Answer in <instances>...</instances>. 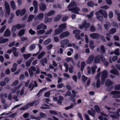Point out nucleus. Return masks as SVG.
<instances>
[{"instance_id":"nucleus-1","label":"nucleus","mask_w":120,"mask_h":120,"mask_svg":"<svg viewBox=\"0 0 120 120\" xmlns=\"http://www.w3.org/2000/svg\"><path fill=\"white\" fill-rule=\"evenodd\" d=\"M99 14L102 15L105 18H106L108 16L107 13L106 11L102 9L100 10L95 13V14L97 19L100 21L102 20L103 18L102 16L99 15Z\"/></svg>"},{"instance_id":"nucleus-2","label":"nucleus","mask_w":120,"mask_h":120,"mask_svg":"<svg viewBox=\"0 0 120 120\" xmlns=\"http://www.w3.org/2000/svg\"><path fill=\"white\" fill-rule=\"evenodd\" d=\"M101 78V82L104 83L106 78L108 77V72L107 71L105 70L100 72Z\"/></svg>"},{"instance_id":"nucleus-3","label":"nucleus","mask_w":120,"mask_h":120,"mask_svg":"<svg viewBox=\"0 0 120 120\" xmlns=\"http://www.w3.org/2000/svg\"><path fill=\"white\" fill-rule=\"evenodd\" d=\"M111 68L113 69H111L110 71V72L111 73L117 76L120 75V73L115 68L114 65H112L111 66Z\"/></svg>"},{"instance_id":"nucleus-4","label":"nucleus","mask_w":120,"mask_h":120,"mask_svg":"<svg viewBox=\"0 0 120 120\" xmlns=\"http://www.w3.org/2000/svg\"><path fill=\"white\" fill-rule=\"evenodd\" d=\"M26 12L25 9H23L21 10L19 9L17 10L16 11V14L17 16H18L19 15L22 16Z\"/></svg>"},{"instance_id":"nucleus-5","label":"nucleus","mask_w":120,"mask_h":120,"mask_svg":"<svg viewBox=\"0 0 120 120\" xmlns=\"http://www.w3.org/2000/svg\"><path fill=\"white\" fill-rule=\"evenodd\" d=\"M111 94L112 95V97L114 98H120V91H113Z\"/></svg>"},{"instance_id":"nucleus-6","label":"nucleus","mask_w":120,"mask_h":120,"mask_svg":"<svg viewBox=\"0 0 120 120\" xmlns=\"http://www.w3.org/2000/svg\"><path fill=\"white\" fill-rule=\"evenodd\" d=\"M69 42V40L68 39H65L62 40L60 42L61 47L62 48H64L65 46L66 47L67 46V44Z\"/></svg>"},{"instance_id":"nucleus-7","label":"nucleus","mask_w":120,"mask_h":120,"mask_svg":"<svg viewBox=\"0 0 120 120\" xmlns=\"http://www.w3.org/2000/svg\"><path fill=\"white\" fill-rule=\"evenodd\" d=\"M100 76V74L99 73H97L95 77V79L97 80L96 86L97 88H99L100 86L99 79Z\"/></svg>"},{"instance_id":"nucleus-8","label":"nucleus","mask_w":120,"mask_h":120,"mask_svg":"<svg viewBox=\"0 0 120 120\" xmlns=\"http://www.w3.org/2000/svg\"><path fill=\"white\" fill-rule=\"evenodd\" d=\"M73 32V33L75 35V37L76 38L79 39H81L82 41H83L84 39H81L80 36L79 35L80 33V31L79 30H74Z\"/></svg>"},{"instance_id":"nucleus-9","label":"nucleus","mask_w":120,"mask_h":120,"mask_svg":"<svg viewBox=\"0 0 120 120\" xmlns=\"http://www.w3.org/2000/svg\"><path fill=\"white\" fill-rule=\"evenodd\" d=\"M120 112V109H118L116 111V115H110V116L112 118L115 119H118L120 116L119 113Z\"/></svg>"},{"instance_id":"nucleus-10","label":"nucleus","mask_w":120,"mask_h":120,"mask_svg":"<svg viewBox=\"0 0 120 120\" xmlns=\"http://www.w3.org/2000/svg\"><path fill=\"white\" fill-rule=\"evenodd\" d=\"M34 104V102H30L28 103L27 104L23 107L20 108V109L21 110H25L29 108V106H32Z\"/></svg>"},{"instance_id":"nucleus-11","label":"nucleus","mask_w":120,"mask_h":120,"mask_svg":"<svg viewBox=\"0 0 120 120\" xmlns=\"http://www.w3.org/2000/svg\"><path fill=\"white\" fill-rule=\"evenodd\" d=\"M36 70V68L33 66H32L29 69L28 71L29 72L30 76H32L34 72L33 71H35Z\"/></svg>"},{"instance_id":"nucleus-12","label":"nucleus","mask_w":120,"mask_h":120,"mask_svg":"<svg viewBox=\"0 0 120 120\" xmlns=\"http://www.w3.org/2000/svg\"><path fill=\"white\" fill-rule=\"evenodd\" d=\"M47 26L44 24L41 23L38 25L37 27V30H40L41 29L45 30L47 29Z\"/></svg>"},{"instance_id":"nucleus-13","label":"nucleus","mask_w":120,"mask_h":120,"mask_svg":"<svg viewBox=\"0 0 120 120\" xmlns=\"http://www.w3.org/2000/svg\"><path fill=\"white\" fill-rule=\"evenodd\" d=\"M80 10V8L78 7H75L71 9H69V11H71L72 12L76 14H79V11Z\"/></svg>"},{"instance_id":"nucleus-14","label":"nucleus","mask_w":120,"mask_h":120,"mask_svg":"<svg viewBox=\"0 0 120 120\" xmlns=\"http://www.w3.org/2000/svg\"><path fill=\"white\" fill-rule=\"evenodd\" d=\"M5 5L6 11V14L9 15L10 14V10L9 5L6 2H5Z\"/></svg>"},{"instance_id":"nucleus-15","label":"nucleus","mask_w":120,"mask_h":120,"mask_svg":"<svg viewBox=\"0 0 120 120\" xmlns=\"http://www.w3.org/2000/svg\"><path fill=\"white\" fill-rule=\"evenodd\" d=\"M101 56L97 55L95 56L94 58V62L95 63H99L100 62V58Z\"/></svg>"},{"instance_id":"nucleus-16","label":"nucleus","mask_w":120,"mask_h":120,"mask_svg":"<svg viewBox=\"0 0 120 120\" xmlns=\"http://www.w3.org/2000/svg\"><path fill=\"white\" fill-rule=\"evenodd\" d=\"M94 56L93 55H90L86 61L87 64H89L92 62L94 59Z\"/></svg>"},{"instance_id":"nucleus-17","label":"nucleus","mask_w":120,"mask_h":120,"mask_svg":"<svg viewBox=\"0 0 120 120\" xmlns=\"http://www.w3.org/2000/svg\"><path fill=\"white\" fill-rule=\"evenodd\" d=\"M45 19L44 22L46 23H47L48 22H50L52 21V18H49L47 16V15L46 14H45Z\"/></svg>"},{"instance_id":"nucleus-18","label":"nucleus","mask_w":120,"mask_h":120,"mask_svg":"<svg viewBox=\"0 0 120 120\" xmlns=\"http://www.w3.org/2000/svg\"><path fill=\"white\" fill-rule=\"evenodd\" d=\"M69 34V33L68 31L63 32L60 34V38H62L68 36Z\"/></svg>"},{"instance_id":"nucleus-19","label":"nucleus","mask_w":120,"mask_h":120,"mask_svg":"<svg viewBox=\"0 0 120 120\" xmlns=\"http://www.w3.org/2000/svg\"><path fill=\"white\" fill-rule=\"evenodd\" d=\"M90 36L94 39L98 38H99V35L97 33H93L90 34Z\"/></svg>"},{"instance_id":"nucleus-20","label":"nucleus","mask_w":120,"mask_h":120,"mask_svg":"<svg viewBox=\"0 0 120 120\" xmlns=\"http://www.w3.org/2000/svg\"><path fill=\"white\" fill-rule=\"evenodd\" d=\"M34 84H32V83H31L30 84L29 86V88H31V89L30 90H32L34 87H36L38 86V85L37 84L36 81H34Z\"/></svg>"},{"instance_id":"nucleus-21","label":"nucleus","mask_w":120,"mask_h":120,"mask_svg":"<svg viewBox=\"0 0 120 120\" xmlns=\"http://www.w3.org/2000/svg\"><path fill=\"white\" fill-rule=\"evenodd\" d=\"M91 110L92 111L89 110H88V113L90 115L94 117L95 114V112L93 109H91Z\"/></svg>"},{"instance_id":"nucleus-22","label":"nucleus","mask_w":120,"mask_h":120,"mask_svg":"<svg viewBox=\"0 0 120 120\" xmlns=\"http://www.w3.org/2000/svg\"><path fill=\"white\" fill-rule=\"evenodd\" d=\"M66 24L63 23L59 25L58 26V28L60 29L63 31V30L66 28Z\"/></svg>"},{"instance_id":"nucleus-23","label":"nucleus","mask_w":120,"mask_h":120,"mask_svg":"<svg viewBox=\"0 0 120 120\" xmlns=\"http://www.w3.org/2000/svg\"><path fill=\"white\" fill-rule=\"evenodd\" d=\"M10 31L8 29H7L4 33V35L5 36H8L10 35Z\"/></svg>"},{"instance_id":"nucleus-24","label":"nucleus","mask_w":120,"mask_h":120,"mask_svg":"<svg viewBox=\"0 0 120 120\" xmlns=\"http://www.w3.org/2000/svg\"><path fill=\"white\" fill-rule=\"evenodd\" d=\"M40 8L41 10L44 11L46 8L45 5L42 4H41L39 5Z\"/></svg>"},{"instance_id":"nucleus-25","label":"nucleus","mask_w":120,"mask_h":120,"mask_svg":"<svg viewBox=\"0 0 120 120\" xmlns=\"http://www.w3.org/2000/svg\"><path fill=\"white\" fill-rule=\"evenodd\" d=\"M44 14L43 13H39L37 16V19L40 20H42L44 17Z\"/></svg>"},{"instance_id":"nucleus-26","label":"nucleus","mask_w":120,"mask_h":120,"mask_svg":"<svg viewBox=\"0 0 120 120\" xmlns=\"http://www.w3.org/2000/svg\"><path fill=\"white\" fill-rule=\"evenodd\" d=\"M113 84V82L110 80L109 79H107L105 82V85L106 86H109L112 85Z\"/></svg>"},{"instance_id":"nucleus-27","label":"nucleus","mask_w":120,"mask_h":120,"mask_svg":"<svg viewBox=\"0 0 120 120\" xmlns=\"http://www.w3.org/2000/svg\"><path fill=\"white\" fill-rule=\"evenodd\" d=\"M62 31L60 29H55L54 31V34L53 36L55 35H56L59 34Z\"/></svg>"},{"instance_id":"nucleus-28","label":"nucleus","mask_w":120,"mask_h":120,"mask_svg":"<svg viewBox=\"0 0 120 120\" xmlns=\"http://www.w3.org/2000/svg\"><path fill=\"white\" fill-rule=\"evenodd\" d=\"M86 22V20H84L82 22L81 24H79V27L80 29H82L83 28Z\"/></svg>"},{"instance_id":"nucleus-29","label":"nucleus","mask_w":120,"mask_h":120,"mask_svg":"<svg viewBox=\"0 0 120 120\" xmlns=\"http://www.w3.org/2000/svg\"><path fill=\"white\" fill-rule=\"evenodd\" d=\"M94 42L92 40H90L89 42V46L90 48L93 49L94 48L95 45H94Z\"/></svg>"},{"instance_id":"nucleus-30","label":"nucleus","mask_w":120,"mask_h":120,"mask_svg":"<svg viewBox=\"0 0 120 120\" xmlns=\"http://www.w3.org/2000/svg\"><path fill=\"white\" fill-rule=\"evenodd\" d=\"M12 49H13L14 51L13 54L14 56L15 57L18 56V53L16 52L17 49L15 47H13L12 48Z\"/></svg>"},{"instance_id":"nucleus-31","label":"nucleus","mask_w":120,"mask_h":120,"mask_svg":"<svg viewBox=\"0 0 120 120\" xmlns=\"http://www.w3.org/2000/svg\"><path fill=\"white\" fill-rule=\"evenodd\" d=\"M88 5L90 7H92L94 6V5L98 6L97 4H94V3L92 1L89 2L87 3Z\"/></svg>"},{"instance_id":"nucleus-32","label":"nucleus","mask_w":120,"mask_h":120,"mask_svg":"<svg viewBox=\"0 0 120 120\" xmlns=\"http://www.w3.org/2000/svg\"><path fill=\"white\" fill-rule=\"evenodd\" d=\"M111 25V24L109 22H106V23L104 25L105 29L106 30H108L109 27Z\"/></svg>"},{"instance_id":"nucleus-33","label":"nucleus","mask_w":120,"mask_h":120,"mask_svg":"<svg viewBox=\"0 0 120 120\" xmlns=\"http://www.w3.org/2000/svg\"><path fill=\"white\" fill-rule=\"evenodd\" d=\"M75 5V3L74 1H72L70 3L68 7V9H70V8L74 6Z\"/></svg>"},{"instance_id":"nucleus-34","label":"nucleus","mask_w":120,"mask_h":120,"mask_svg":"<svg viewBox=\"0 0 120 120\" xmlns=\"http://www.w3.org/2000/svg\"><path fill=\"white\" fill-rule=\"evenodd\" d=\"M86 64L84 62H82L81 64V70L82 71L83 70Z\"/></svg>"},{"instance_id":"nucleus-35","label":"nucleus","mask_w":120,"mask_h":120,"mask_svg":"<svg viewBox=\"0 0 120 120\" xmlns=\"http://www.w3.org/2000/svg\"><path fill=\"white\" fill-rule=\"evenodd\" d=\"M30 118L32 119H35L36 120H40V117L39 116L36 117L34 115H31L30 116Z\"/></svg>"},{"instance_id":"nucleus-36","label":"nucleus","mask_w":120,"mask_h":120,"mask_svg":"<svg viewBox=\"0 0 120 120\" xmlns=\"http://www.w3.org/2000/svg\"><path fill=\"white\" fill-rule=\"evenodd\" d=\"M63 98L61 96H59V99L57 101V103L58 104H60L62 103V101L63 100Z\"/></svg>"},{"instance_id":"nucleus-37","label":"nucleus","mask_w":120,"mask_h":120,"mask_svg":"<svg viewBox=\"0 0 120 120\" xmlns=\"http://www.w3.org/2000/svg\"><path fill=\"white\" fill-rule=\"evenodd\" d=\"M14 15L13 14L11 13V14L10 19L8 21V22L9 23H11L12 21V19L14 17Z\"/></svg>"},{"instance_id":"nucleus-38","label":"nucleus","mask_w":120,"mask_h":120,"mask_svg":"<svg viewBox=\"0 0 120 120\" xmlns=\"http://www.w3.org/2000/svg\"><path fill=\"white\" fill-rule=\"evenodd\" d=\"M116 31V28H112L110 29L109 31V34H113L115 33Z\"/></svg>"},{"instance_id":"nucleus-39","label":"nucleus","mask_w":120,"mask_h":120,"mask_svg":"<svg viewBox=\"0 0 120 120\" xmlns=\"http://www.w3.org/2000/svg\"><path fill=\"white\" fill-rule=\"evenodd\" d=\"M51 41V39L50 38L44 41L43 42V44L44 45H47L49 44Z\"/></svg>"},{"instance_id":"nucleus-40","label":"nucleus","mask_w":120,"mask_h":120,"mask_svg":"<svg viewBox=\"0 0 120 120\" xmlns=\"http://www.w3.org/2000/svg\"><path fill=\"white\" fill-rule=\"evenodd\" d=\"M97 68V66L96 65H94L91 67V71L92 74H94L95 71L96 69Z\"/></svg>"},{"instance_id":"nucleus-41","label":"nucleus","mask_w":120,"mask_h":120,"mask_svg":"<svg viewBox=\"0 0 120 120\" xmlns=\"http://www.w3.org/2000/svg\"><path fill=\"white\" fill-rule=\"evenodd\" d=\"M61 17V15H57L54 18V20L55 22H57L60 20Z\"/></svg>"},{"instance_id":"nucleus-42","label":"nucleus","mask_w":120,"mask_h":120,"mask_svg":"<svg viewBox=\"0 0 120 120\" xmlns=\"http://www.w3.org/2000/svg\"><path fill=\"white\" fill-rule=\"evenodd\" d=\"M94 108L96 112L99 113L100 111V109L99 106L97 105H95L94 106Z\"/></svg>"},{"instance_id":"nucleus-43","label":"nucleus","mask_w":120,"mask_h":120,"mask_svg":"<svg viewBox=\"0 0 120 120\" xmlns=\"http://www.w3.org/2000/svg\"><path fill=\"white\" fill-rule=\"evenodd\" d=\"M15 25L16 26L17 29H20L24 28L25 26V25L24 24L21 25L20 24H19Z\"/></svg>"},{"instance_id":"nucleus-44","label":"nucleus","mask_w":120,"mask_h":120,"mask_svg":"<svg viewBox=\"0 0 120 120\" xmlns=\"http://www.w3.org/2000/svg\"><path fill=\"white\" fill-rule=\"evenodd\" d=\"M34 17V15H30L29 16L27 21L30 22L31 21Z\"/></svg>"},{"instance_id":"nucleus-45","label":"nucleus","mask_w":120,"mask_h":120,"mask_svg":"<svg viewBox=\"0 0 120 120\" xmlns=\"http://www.w3.org/2000/svg\"><path fill=\"white\" fill-rule=\"evenodd\" d=\"M45 53V52L44 51L41 52L38 56V58L39 59L41 58Z\"/></svg>"},{"instance_id":"nucleus-46","label":"nucleus","mask_w":120,"mask_h":120,"mask_svg":"<svg viewBox=\"0 0 120 120\" xmlns=\"http://www.w3.org/2000/svg\"><path fill=\"white\" fill-rule=\"evenodd\" d=\"M55 13V12L53 10H51L49 11L48 13L46 14L47 16H50L53 15Z\"/></svg>"},{"instance_id":"nucleus-47","label":"nucleus","mask_w":120,"mask_h":120,"mask_svg":"<svg viewBox=\"0 0 120 120\" xmlns=\"http://www.w3.org/2000/svg\"><path fill=\"white\" fill-rule=\"evenodd\" d=\"M45 32V30H41L38 31L37 32V33L38 34H41L44 33Z\"/></svg>"},{"instance_id":"nucleus-48","label":"nucleus","mask_w":120,"mask_h":120,"mask_svg":"<svg viewBox=\"0 0 120 120\" xmlns=\"http://www.w3.org/2000/svg\"><path fill=\"white\" fill-rule=\"evenodd\" d=\"M25 31V30L23 29L21 30L18 33V35L20 36L23 35Z\"/></svg>"},{"instance_id":"nucleus-49","label":"nucleus","mask_w":120,"mask_h":120,"mask_svg":"<svg viewBox=\"0 0 120 120\" xmlns=\"http://www.w3.org/2000/svg\"><path fill=\"white\" fill-rule=\"evenodd\" d=\"M31 55V54L29 53L27 54H24L23 56L25 59H27L30 57Z\"/></svg>"},{"instance_id":"nucleus-50","label":"nucleus","mask_w":120,"mask_h":120,"mask_svg":"<svg viewBox=\"0 0 120 120\" xmlns=\"http://www.w3.org/2000/svg\"><path fill=\"white\" fill-rule=\"evenodd\" d=\"M8 40V39L7 38L3 39L2 37V39L0 41V43H4L7 42Z\"/></svg>"},{"instance_id":"nucleus-51","label":"nucleus","mask_w":120,"mask_h":120,"mask_svg":"<svg viewBox=\"0 0 120 120\" xmlns=\"http://www.w3.org/2000/svg\"><path fill=\"white\" fill-rule=\"evenodd\" d=\"M75 44L74 43H69L67 45V47H72L75 48Z\"/></svg>"},{"instance_id":"nucleus-52","label":"nucleus","mask_w":120,"mask_h":120,"mask_svg":"<svg viewBox=\"0 0 120 120\" xmlns=\"http://www.w3.org/2000/svg\"><path fill=\"white\" fill-rule=\"evenodd\" d=\"M11 7L13 9H15L16 8V7L13 1H11Z\"/></svg>"},{"instance_id":"nucleus-53","label":"nucleus","mask_w":120,"mask_h":120,"mask_svg":"<svg viewBox=\"0 0 120 120\" xmlns=\"http://www.w3.org/2000/svg\"><path fill=\"white\" fill-rule=\"evenodd\" d=\"M19 83V81L18 80H16L11 85L12 86H15L17 85Z\"/></svg>"},{"instance_id":"nucleus-54","label":"nucleus","mask_w":120,"mask_h":120,"mask_svg":"<svg viewBox=\"0 0 120 120\" xmlns=\"http://www.w3.org/2000/svg\"><path fill=\"white\" fill-rule=\"evenodd\" d=\"M66 60L68 62H73V60L72 58L70 57H67L66 59Z\"/></svg>"},{"instance_id":"nucleus-55","label":"nucleus","mask_w":120,"mask_h":120,"mask_svg":"<svg viewBox=\"0 0 120 120\" xmlns=\"http://www.w3.org/2000/svg\"><path fill=\"white\" fill-rule=\"evenodd\" d=\"M49 112L52 115H56L58 114V113L55 111L53 110H50Z\"/></svg>"},{"instance_id":"nucleus-56","label":"nucleus","mask_w":120,"mask_h":120,"mask_svg":"<svg viewBox=\"0 0 120 120\" xmlns=\"http://www.w3.org/2000/svg\"><path fill=\"white\" fill-rule=\"evenodd\" d=\"M40 119L41 118H44L46 116V115L44 113L42 112H40Z\"/></svg>"},{"instance_id":"nucleus-57","label":"nucleus","mask_w":120,"mask_h":120,"mask_svg":"<svg viewBox=\"0 0 120 120\" xmlns=\"http://www.w3.org/2000/svg\"><path fill=\"white\" fill-rule=\"evenodd\" d=\"M52 29L50 28L46 32L45 34L46 35L50 34L51 33L52 31Z\"/></svg>"},{"instance_id":"nucleus-58","label":"nucleus","mask_w":120,"mask_h":120,"mask_svg":"<svg viewBox=\"0 0 120 120\" xmlns=\"http://www.w3.org/2000/svg\"><path fill=\"white\" fill-rule=\"evenodd\" d=\"M82 82H85L86 81L87 79V78L84 75H83L82 76Z\"/></svg>"},{"instance_id":"nucleus-59","label":"nucleus","mask_w":120,"mask_h":120,"mask_svg":"<svg viewBox=\"0 0 120 120\" xmlns=\"http://www.w3.org/2000/svg\"><path fill=\"white\" fill-rule=\"evenodd\" d=\"M113 12L112 11H110L109 12V17L110 18H112L113 16Z\"/></svg>"},{"instance_id":"nucleus-60","label":"nucleus","mask_w":120,"mask_h":120,"mask_svg":"<svg viewBox=\"0 0 120 120\" xmlns=\"http://www.w3.org/2000/svg\"><path fill=\"white\" fill-rule=\"evenodd\" d=\"M17 28L15 25H13L12 27L11 31L12 32H14L16 30Z\"/></svg>"},{"instance_id":"nucleus-61","label":"nucleus","mask_w":120,"mask_h":120,"mask_svg":"<svg viewBox=\"0 0 120 120\" xmlns=\"http://www.w3.org/2000/svg\"><path fill=\"white\" fill-rule=\"evenodd\" d=\"M90 26V24L89 23H86L85 24V30H86Z\"/></svg>"},{"instance_id":"nucleus-62","label":"nucleus","mask_w":120,"mask_h":120,"mask_svg":"<svg viewBox=\"0 0 120 120\" xmlns=\"http://www.w3.org/2000/svg\"><path fill=\"white\" fill-rule=\"evenodd\" d=\"M94 12V11H93L91 12L89 15H87V17L89 18H91L93 16Z\"/></svg>"},{"instance_id":"nucleus-63","label":"nucleus","mask_w":120,"mask_h":120,"mask_svg":"<svg viewBox=\"0 0 120 120\" xmlns=\"http://www.w3.org/2000/svg\"><path fill=\"white\" fill-rule=\"evenodd\" d=\"M101 52L103 53H104L105 52V47L104 46L101 45Z\"/></svg>"},{"instance_id":"nucleus-64","label":"nucleus","mask_w":120,"mask_h":120,"mask_svg":"<svg viewBox=\"0 0 120 120\" xmlns=\"http://www.w3.org/2000/svg\"><path fill=\"white\" fill-rule=\"evenodd\" d=\"M114 89L115 90H120V84H117L115 86Z\"/></svg>"}]
</instances>
